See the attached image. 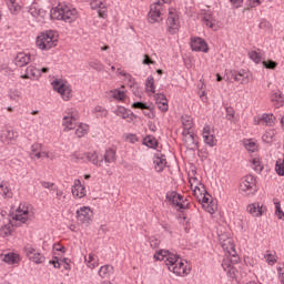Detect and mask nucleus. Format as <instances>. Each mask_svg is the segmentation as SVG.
Returning <instances> with one entry per match:
<instances>
[{
	"label": "nucleus",
	"instance_id": "nucleus-1",
	"mask_svg": "<svg viewBox=\"0 0 284 284\" xmlns=\"http://www.w3.org/2000/svg\"><path fill=\"white\" fill-rule=\"evenodd\" d=\"M153 258L155 261H165L170 272L176 274V276H185L190 274V267L183 263V261H179V255L168 251V250H160L158 251Z\"/></svg>",
	"mask_w": 284,
	"mask_h": 284
},
{
	"label": "nucleus",
	"instance_id": "nucleus-2",
	"mask_svg": "<svg viewBox=\"0 0 284 284\" xmlns=\"http://www.w3.org/2000/svg\"><path fill=\"white\" fill-rule=\"evenodd\" d=\"M79 12L77 9H70L68 6H61L51 9L50 17L51 19H54L57 21H64L65 23H72L73 21H77Z\"/></svg>",
	"mask_w": 284,
	"mask_h": 284
},
{
	"label": "nucleus",
	"instance_id": "nucleus-3",
	"mask_svg": "<svg viewBox=\"0 0 284 284\" xmlns=\"http://www.w3.org/2000/svg\"><path fill=\"white\" fill-rule=\"evenodd\" d=\"M59 43V36L54 31H47L37 37L36 45L39 50H52Z\"/></svg>",
	"mask_w": 284,
	"mask_h": 284
},
{
	"label": "nucleus",
	"instance_id": "nucleus-4",
	"mask_svg": "<svg viewBox=\"0 0 284 284\" xmlns=\"http://www.w3.org/2000/svg\"><path fill=\"white\" fill-rule=\"evenodd\" d=\"M171 2L172 0H156V2H153L150 6V11L148 14L149 23H159V21H162L163 4Z\"/></svg>",
	"mask_w": 284,
	"mask_h": 284
},
{
	"label": "nucleus",
	"instance_id": "nucleus-5",
	"mask_svg": "<svg viewBox=\"0 0 284 284\" xmlns=\"http://www.w3.org/2000/svg\"><path fill=\"white\" fill-rule=\"evenodd\" d=\"M240 192L244 194H254L256 192V179L254 175H246L240 182Z\"/></svg>",
	"mask_w": 284,
	"mask_h": 284
},
{
	"label": "nucleus",
	"instance_id": "nucleus-6",
	"mask_svg": "<svg viewBox=\"0 0 284 284\" xmlns=\"http://www.w3.org/2000/svg\"><path fill=\"white\" fill-rule=\"evenodd\" d=\"M53 90L61 94L63 101H70L72 99V88L62 82V80H55L52 82Z\"/></svg>",
	"mask_w": 284,
	"mask_h": 284
},
{
	"label": "nucleus",
	"instance_id": "nucleus-7",
	"mask_svg": "<svg viewBox=\"0 0 284 284\" xmlns=\"http://www.w3.org/2000/svg\"><path fill=\"white\" fill-rule=\"evenodd\" d=\"M221 245L224 252L229 253V256L231 257V263H239V254H236L234 240H232V237H226V241H223Z\"/></svg>",
	"mask_w": 284,
	"mask_h": 284
},
{
	"label": "nucleus",
	"instance_id": "nucleus-8",
	"mask_svg": "<svg viewBox=\"0 0 284 284\" xmlns=\"http://www.w3.org/2000/svg\"><path fill=\"white\" fill-rule=\"evenodd\" d=\"M182 136L186 150H192L193 152H196V150H199V141L192 132L183 131Z\"/></svg>",
	"mask_w": 284,
	"mask_h": 284
},
{
	"label": "nucleus",
	"instance_id": "nucleus-9",
	"mask_svg": "<svg viewBox=\"0 0 284 284\" xmlns=\"http://www.w3.org/2000/svg\"><path fill=\"white\" fill-rule=\"evenodd\" d=\"M77 219L80 223H90L92 221V210L90 206H82L77 211Z\"/></svg>",
	"mask_w": 284,
	"mask_h": 284
},
{
	"label": "nucleus",
	"instance_id": "nucleus-10",
	"mask_svg": "<svg viewBox=\"0 0 284 284\" xmlns=\"http://www.w3.org/2000/svg\"><path fill=\"white\" fill-rule=\"evenodd\" d=\"M165 199L171 203V205H174V207H185V204H181L183 195L179 194L176 191H169Z\"/></svg>",
	"mask_w": 284,
	"mask_h": 284
},
{
	"label": "nucleus",
	"instance_id": "nucleus-11",
	"mask_svg": "<svg viewBox=\"0 0 284 284\" xmlns=\"http://www.w3.org/2000/svg\"><path fill=\"white\" fill-rule=\"evenodd\" d=\"M191 49L194 52H209L207 42L203 38H193L191 40Z\"/></svg>",
	"mask_w": 284,
	"mask_h": 284
},
{
	"label": "nucleus",
	"instance_id": "nucleus-12",
	"mask_svg": "<svg viewBox=\"0 0 284 284\" xmlns=\"http://www.w3.org/2000/svg\"><path fill=\"white\" fill-rule=\"evenodd\" d=\"M24 251L27 252V256L30 258V261H33V263L39 264L45 261V256L37 252V250L32 246L24 247Z\"/></svg>",
	"mask_w": 284,
	"mask_h": 284
},
{
	"label": "nucleus",
	"instance_id": "nucleus-13",
	"mask_svg": "<svg viewBox=\"0 0 284 284\" xmlns=\"http://www.w3.org/2000/svg\"><path fill=\"white\" fill-rule=\"evenodd\" d=\"M28 207L26 204H20L17 209V214L12 216V221H18L19 223H27L28 222Z\"/></svg>",
	"mask_w": 284,
	"mask_h": 284
},
{
	"label": "nucleus",
	"instance_id": "nucleus-14",
	"mask_svg": "<svg viewBox=\"0 0 284 284\" xmlns=\"http://www.w3.org/2000/svg\"><path fill=\"white\" fill-rule=\"evenodd\" d=\"M62 125L64 128V132H70V130H75V128H77V116L68 113V115L63 116Z\"/></svg>",
	"mask_w": 284,
	"mask_h": 284
},
{
	"label": "nucleus",
	"instance_id": "nucleus-15",
	"mask_svg": "<svg viewBox=\"0 0 284 284\" xmlns=\"http://www.w3.org/2000/svg\"><path fill=\"white\" fill-rule=\"evenodd\" d=\"M71 192L75 199H83L85 196V186L81 184V180H74Z\"/></svg>",
	"mask_w": 284,
	"mask_h": 284
},
{
	"label": "nucleus",
	"instance_id": "nucleus-16",
	"mask_svg": "<svg viewBox=\"0 0 284 284\" xmlns=\"http://www.w3.org/2000/svg\"><path fill=\"white\" fill-rule=\"evenodd\" d=\"M14 61L18 68H26L32 61V55L30 53H18Z\"/></svg>",
	"mask_w": 284,
	"mask_h": 284
},
{
	"label": "nucleus",
	"instance_id": "nucleus-17",
	"mask_svg": "<svg viewBox=\"0 0 284 284\" xmlns=\"http://www.w3.org/2000/svg\"><path fill=\"white\" fill-rule=\"evenodd\" d=\"M84 159L89 160L90 163L97 165L98 168H103V155L97 154V152L84 153Z\"/></svg>",
	"mask_w": 284,
	"mask_h": 284
},
{
	"label": "nucleus",
	"instance_id": "nucleus-18",
	"mask_svg": "<svg viewBox=\"0 0 284 284\" xmlns=\"http://www.w3.org/2000/svg\"><path fill=\"white\" fill-rule=\"evenodd\" d=\"M115 114L116 116H121L122 119H129V123L134 121V119H136V115L134 114V112L128 111V109L123 106H119L115 110Z\"/></svg>",
	"mask_w": 284,
	"mask_h": 284
},
{
	"label": "nucleus",
	"instance_id": "nucleus-19",
	"mask_svg": "<svg viewBox=\"0 0 284 284\" xmlns=\"http://www.w3.org/2000/svg\"><path fill=\"white\" fill-rule=\"evenodd\" d=\"M202 21L207 28H211L212 30L216 28V19L210 11L202 13Z\"/></svg>",
	"mask_w": 284,
	"mask_h": 284
},
{
	"label": "nucleus",
	"instance_id": "nucleus-20",
	"mask_svg": "<svg viewBox=\"0 0 284 284\" xmlns=\"http://www.w3.org/2000/svg\"><path fill=\"white\" fill-rule=\"evenodd\" d=\"M203 139L204 143H206V145H210V148H214V145H216V139L213 134L210 133V126H204Z\"/></svg>",
	"mask_w": 284,
	"mask_h": 284
},
{
	"label": "nucleus",
	"instance_id": "nucleus-21",
	"mask_svg": "<svg viewBox=\"0 0 284 284\" xmlns=\"http://www.w3.org/2000/svg\"><path fill=\"white\" fill-rule=\"evenodd\" d=\"M155 103L158 104L159 110L168 112V98H165V94L158 93L155 95Z\"/></svg>",
	"mask_w": 284,
	"mask_h": 284
},
{
	"label": "nucleus",
	"instance_id": "nucleus-22",
	"mask_svg": "<svg viewBox=\"0 0 284 284\" xmlns=\"http://www.w3.org/2000/svg\"><path fill=\"white\" fill-rule=\"evenodd\" d=\"M275 119L276 118L274 116V114L264 113V114H262V116L258 118L257 124L272 126V125H274Z\"/></svg>",
	"mask_w": 284,
	"mask_h": 284
},
{
	"label": "nucleus",
	"instance_id": "nucleus-23",
	"mask_svg": "<svg viewBox=\"0 0 284 284\" xmlns=\"http://www.w3.org/2000/svg\"><path fill=\"white\" fill-rule=\"evenodd\" d=\"M271 101L274 103L275 108H283L284 98L281 91L273 92L271 94Z\"/></svg>",
	"mask_w": 284,
	"mask_h": 284
},
{
	"label": "nucleus",
	"instance_id": "nucleus-24",
	"mask_svg": "<svg viewBox=\"0 0 284 284\" xmlns=\"http://www.w3.org/2000/svg\"><path fill=\"white\" fill-rule=\"evenodd\" d=\"M104 163H115L116 162V150L108 149L102 156Z\"/></svg>",
	"mask_w": 284,
	"mask_h": 284
},
{
	"label": "nucleus",
	"instance_id": "nucleus-25",
	"mask_svg": "<svg viewBox=\"0 0 284 284\" xmlns=\"http://www.w3.org/2000/svg\"><path fill=\"white\" fill-rule=\"evenodd\" d=\"M176 14L171 10L166 20V26H169L170 32H176Z\"/></svg>",
	"mask_w": 284,
	"mask_h": 284
},
{
	"label": "nucleus",
	"instance_id": "nucleus-26",
	"mask_svg": "<svg viewBox=\"0 0 284 284\" xmlns=\"http://www.w3.org/2000/svg\"><path fill=\"white\" fill-rule=\"evenodd\" d=\"M41 77V71L34 67H28L23 79H39Z\"/></svg>",
	"mask_w": 284,
	"mask_h": 284
},
{
	"label": "nucleus",
	"instance_id": "nucleus-27",
	"mask_svg": "<svg viewBox=\"0 0 284 284\" xmlns=\"http://www.w3.org/2000/svg\"><path fill=\"white\" fill-rule=\"evenodd\" d=\"M247 211L250 212V214H252V216H262L263 215L261 204H258V203L248 204Z\"/></svg>",
	"mask_w": 284,
	"mask_h": 284
},
{
	"label": "nucleus",
	"instance_id": "nucleus-28",
	"mask_svg": "<svg viewBox=\"0 0 284 284\" xmlns=\"http://www.w3.org/2000/svg\"><path fill=\"white\" fill-rule=\"evenodd\" d=\"M153 163L155 165L156 172H161L162 170L165 169V165H168V161L165 160V155H162L161 158H155Z\"/></svg>",
	"mask_w": 284,
	"mask_h": 284
},
{
	"label": "nucleus",
	"instance_id": "nucleus-29",
	"mask_svg": "<svg viewBox=\"0 0 284 284\" xmlns=\"http://www.w3.org/2000/svg\"><path fill=\"white\" fill-rule=\"evenodd\" d=\"M144 145H146V148H151L152 150H156V148H159V141L156 138L148 135L144 138Z\"/></svg>",
	"mask_w": 284,
	"mask_h": 284
},
{
	"label": "nucleus",
	"instance_id": "nucleus-30",
	"mask_svg": "<svg viewBox=\"0 0 284 284\" xmlns=\"http://www.w3.org/2000/svg\"><path fill=\"white\" fill-rule=\"evenodd\" d=\"M19 139V133L14 130H9L6 133V141L9 144H14L17 143V140Z\"/></svg>",
	"mask_w": 284,
	"mask_h": 284
},
{
	"label": "nucleus",
	"instance_id": "nucleus-31",
	"mask_svg": "<svg viewBox=\"0 0 284 284\" xmlns=\"http://www.w3.org/2000/svg\"><path fill=\"white\" fill-rule=\"evenodd\" d=\"M182 125L184 128L183 132H190V130H192V126L194 125V122H192V118L183 115Z\"/></svg>",
	"mask_w": 284,
	"mask_h": 284
},
{
	"label": "nucleus",
	"instance_id": "nucleus-32",
	"mask_svg": "<svg viewBox=\"0 0 284 284\" xmlns=\"http://www.w3.org/2000/svg\"><path fill=\"white\" fill-rule=\"evenodd\" d=\"M112 270H114L112 265L101 266V268L99 270V276H101V278H108Z\"/></svg>",
	"mask_w": 284,
	"mask_h": 284
},
{
	"label": "nucleus",
	"instance_id": "nucleus-33",
	"mask_svg": "<svg viewBox=\"0 0 284 284\" xmlns=\"http://www.w3.org/2000/svg\"><path fill=\"white\" fill-rule=\"evenodd\" d=\"M0 196L12 199V191L3 182L0 184Z\"/></svg>",
	"mask_w": 284,
	"mask_h": 284
},
{
	"label": "nucleus",
	"instance_id": "nucleus-34",
	"mask_svg": "<svg viewBox=\"0 0 284 284\" xmlns=\"http://www.w3.org/2000/svg\"><path fill=\"white\" fill-rule=\"evenodd\" d=\"M17 258H19V255L14 253H8L3 256L2 261L9 265H14V263H17Z\"/></svg>",
	"mask_w": 284,
	"mask_h": 284
},
{
	"label": "nucleus",
	"instance_id": "nucleus-35",
	"mask_svg": "<svg viewBox=\"0 0 284 284\" xmlns=\"http://www.w3.org/2000/svg\"><path fill=\"white\" fill-rule=\"evenodd\" d=\"M222 267H223L224 272H226L229 274V276H231V278H234V276H236V268H234V266H232V264H227V263L223 262Z\"/></svg>",
	"mask_w": 284,
	"mask_h": 284
},
{
	"label": "nucleus",
	"instance_id": "nucleus-36",
	"mask_svg": "<svg viewBox=\"0 0 284 284\" xmlns=\"http://www.w3.org/2000/svg\"><path fill=\"white\" fill-rule=\"evenodd\" d=\"M231 79L235 81H240L241 83H247L245 80V74L243 72L230 71Z\"/></svg>",
	"mask_w": 284,
	"mask_h": 284
},
{
	"label": "nucleus",
	"instance_id": "nucleus-37",
	"mask_svg": "<svg viewBox=\"0 0 284 284\" xmlns=\"http://www.w3.org/2000/svg\"><path fill=\"white\" fill-rule=\"evenodd\" d=\"M275 134L274 130H268L262 135V141H264V143H272Z\"/></svg>",
	"mask_w": 284,
	"mask_h": 284
},
{
	"label": "nucleus",
	"instance_id": "nucleus-38",
	"mask_svg": "<svg viewBox=\"0 0 284 284\" xmlns=\"http://www.w3.org/2000/svg\"><path fill=\"white\" fill-rule=\"evenodd\" d=\"M85 134H88V125L85 124L78 125V128L75 129V135L78 136V139L85 136Z\"/></svg>",
	"mask_w": 284,
	"mask_h": 284
},
{
	"label": "nucleus",
	"instance_id": "nucleus-39",
	"mask_svg": "<svg viewBox=\"0 0 284 284\" xmlns=\"http://www.w3.org/2000/svg\"><path fill=\"white\" fill-rule=\"evenodd\" d=\"M11 235H12V229L10 224H4L3 226H1L0 236H2V239H6V236H11Z\"/></svg>",
	"mask_w": 284,
	"mask_h": 284
},
{
	"label": "nucleus",
	"instance_id": "nucleus-40",
	"mask_svg": "<svg viewBox=\"0 0 284 284\" xmlns=\"http://www.w3.org/2000/svg\"><path fill=\"white\" fill-rule=\"evenodd\" d=\"M146 90L152 92L153 94L156 92V87H154V77L149 75L145 83Z\"/></svg>",
	"mask_w": 284,
	"mask_h": 284
},
{
	"label": "nucleus",
	"instance_id": "nucleus-41",
	"mask_svg": "<svg viewBox=\"0 0 284 284\" xmlns=\"http://www.w3.org/2000/svg\"><path fill=\"white\" fill-rule=\"evenodd\" d=\"M30 14H32V17H34L36 19L39 17H45V11H43L42 9H37L34 7H31L29 9Z\"/></svg>",
	"mask_w": 284,
	"mask_h": 284
},
{
	"label": "nucleus",
	"instance_id": "nucleus-42",
	"mask_svg": "<svg viewBox=\"0 0 284 284\" xmlns=\"http://www.w3.org/2000/svg\"><path fill=\"white\" fill-rule=\"evenodd\" d=\"M111 92L113 94V99H116L118 101H124L125 100V92L124 91L115 89Z\"/></svg>",
	"mask_w": 284,
	"mask_h": 284
},
{
	"label": "nucleus",
	"instance_id": "nucleus-43",
	"mask_svg": "<svg viewBox=\"0 0 284 284\" xmlns=\"http://www.w3.org/2000/svg\"><path fill=\"white\" fill-rule=\"evenodd\" d=\"M262 64L266 68V70H276L278 63L274 60L263 61Z\"/></svg>",
	"mask_w": 284,
	"mask_h": 284
},
{
	"label": "nucleus",
	"instance_id": "nucleus-44",
	"mask_svg": "<svg viewBox=\"0 0 284 284\" xmlns=\"http://www.w3.org/2000/svg\"><path fill=\"white\" fill-rule=\"evenodd\" d=\"M252 165H253V170H255V172H263V164L261 163V160H258L256 158L253 159Z\"/></svg>",
	"mask_w": 284,
	"mask_h": 284
},
{
	"label": "nucleus",
	"instance_id": "nucleus-45",
	"mask_svg": "<svg viewBox=\"0 0 284 284\" xmlns=\"http://www.w3.org/2000/svg\"><path fill=\"white\" fill-rule=\"evenodd\" d=\"M275 214L278 219L284 221V212L281 209V202H275Z\"/></svg>",
	"mask_w": 284,
	"mask_h": 284
},
{
	"label": "nucleus",
	"instance_id": "nucleus-46",
	"mask_svg": "<svg viewBox=\"0 0 284 284\" xmlns=\"http://www.w3.org/2000/svg\"><path fill=\"white\" fill-rule=\"evenodd\" d=\"M248 57L252 59V61H254V63H261V54L258 52L250 51Z\"/></svg>",
	"mask_w": 284,
	"mask_h": 284
},
{
	"label": "nucleus",
	"instance_id": "nucleus-47",
	"mask_svg": "<svg viewBox=\"0 0 284 284\" xmlns=\"http://www.w3.org/2000/svg\"><path fill=\"white\" fill-rule=\"evenodd\" d=\"M132 108H134L135 110H150V106L144 102H134L132 104Z\"/></svg>",
	"mask_w": 284,
	"mask_h": 284
},
{
	"label": "nucleus",
	"instance_id": "nucleus-48",
	"mask_svg": "<svg viewBox=\"0 0 284 284\" xmlns=\"http://www.w3.org/2000/svg\"><path fill=\"white\" fill-rule=\"evenodd\" d=\"M90 68H92L93 70H97L98 72H101V70H103V64H101V62L99 61H92L89 63Z\"/></svg>",
	"mask_w": 284,
	"mask_h": 284
},
{
	"label": "nucleus",
	"instance_id": "nucleus-49",
	"mask_svg": "<svg viewBox=\"0 0 284 284\" xmlns=\"http://www.w3.org/2000/svg\"><path fill=\"white\" fill-rule=\"evenodd\" d=\"M245 149L248 152H256V143L252 142V141H248V142L245 143Z\"/></svg>",
	"mask_w": 284,
	"mask_h": 284
},
{
	"label": "nucleus",
	"instance_id": "nucleus-50",
	"mask_svg": "<svg viewBox=\"0 0 284 284\" xmlns=\"http://www.w3.org/2000/svg\"><path fill=\"white\" fill-rule=\"evenodd\" d=\"M205 186H202V187H199V186H195V189L193 190V194L194 196H203V194H205Z\"/></svg>",
	"mask_w": 284,
	"mask_h": 284
},
{
	"label": "nucleus",
	"instance_id": "nucleus-51",
	"mask_svg": "<svg viewBox=\"0 0 284 284\" xmlns=\"http://www.w3.org/2000/svg\"><path fill=\"white\" fill-rule=\"evenodd\" d=\"M234 114H235L234 108L227 106L226 108V119L229 121H232V119H234Z\"/></svg>",
	"mask_w": 284,
	"mask_h": 284
},
{
	"label": "nucleus",
	"instance_id": "nucleus-52",
	"mask_svg": "<svg viewBox=\"0 0 284 284\" xmlns=\"http://www.w3.org/2000/svg\"><path fill=\"white\" fill-rule=\"evenodd\" d=\"M159 245H161V241L156 237H151L150 239V246L153 248V250H156V247H159Z\"/></svg>",
	"mask_w": 284,
	"mask_h": 284
},
{
	"label": "nucleus",
	"instance_id": "nucleus-53",
	"mask_svg": "<svg viewBox=\"0 0 284 284\" xmlns=\"http://www.w3.org/2000/svg\"><path fill=\"white\" fill-rule=\"evenodd\" d=\"M88 266L91 267V270H94L97 267V261L94 260V255L92 254H89Z\"/></svg>",
	"mask_w": 284,
	"mask_h": 284
},
{
	"label": "nucleus",
	"instance_id": "nucleus-54",
	"mask_svg": "<svg viewBox=\"0 0 284 284\" xmlns=\"http://www.w3.org/2000/svg\"><path fill=\"white\" fill-rule=\"evenodd\" d=\"M99 17H102V19H105L108 17V7H101L98 9Z\"/></svg>",
	"mask_w": 284,
	"mask_h": 284
},
{
	"label": "nucleus",
	"instance_id": "nucleus-55",
	"mask_svg": "<svg viewBox=\"0 0 284 284\" xmlns=\"http://www.w3.org/2000/svg\"><path fill=\"white\" fill-rule=\"evenodd\" d=\"M142 63L144 65H154V61L152 60V58H150V55L144 54V60L142 61Z\"/></svg>",
	"mask_w": 284,
	"mask_h": 284
},
{
	"label": "nucleus",
	"instance_id": "nucleus-56",
	"mask_svg": "<svg viewBox=\"0 0 284 284\" xmlns=\"http://www.w3.org/2000/svg\"><path fill=\"white\" fill-rule=\"evenodd\" d=\"M181 205H185V207H178V210H187L190 207V202H187V199H183L180 201Z\"/></svg>",
	"mask_w": 284,
	"mask_h": 284
},
{
	"label": "nucleus",
	"instance_id": "nucleus-57",
	"mask_svg": "<svg viewBox=\"0 0 284 284\" xmlns=\"http://www.w3.org/2000/svg\"><path fill=\"white\" fill-rule=\"evenodd\" d=\"M40 183H41L42 187H44L45 190H50L51 187H54V183H52V182L42 181Z\"/></svg>",
	"mask_w": 284,
	"mask_h": 284
},
{
	"label": "nucleus",
	"instance_id": "nucleus-58",
	"mask_svg": "<svg viewBox=\"0 0 284 284\" xmlns=\"http://www.w3.org/2000/svg\"><path fill=\"white\" fill-rule=\"evenodd\" d=\"M50 263H52L53 267H55L57 270L61 267V263H59V257H53Z\"/></svg>",
	"mask_w": 284,
	"mask_h": 284
},
{
	"label": "nucleus",
	"instance_id": "nucleus-59",
	"mask_svg": "<svg viewBox=\"0 0 284 284\" xmlns=\"http://www.w3.org/2000/svg\"><path fill=\"white\" fill-rule=\"evenodd\" d=\"M103 7H105V3L102 0L93 2V8H97L98 10Z\"/></svg>",
	"mask_w": 284,
	"mask_h": 284
},
{
	"label": "nucleus",
	"instance_id": "nucleus-60",
	"mask_svg": "<svg viewBox=\"0 0 284 284\" xmlns=\"http://www.w3.org/2000/svg\"><path fill=\"white\" fill-rule=\"evenodd\" d=\"M53 250L57 252H65V246H61V244H54Z\"/></svg>",
	"mask_w": 284,
	"mask_h": 284
},
{
	"label": "nucleus",
	"instance_id": "nucleus-61",
	"mask_svg": "<svg viewBox=\"0 0 284 284\" xmlns=\"http://www.w3.org/2000/svg\"><path fill=\"white\" fill-rule=\"evenodd\" d=\"M248 1L253 8H256V6H261V3H263V0H248Z\"/></svg>",
	"mask_w": 284,
	"mask_h": 284
},
{
	"label": "nucleus",
	"instance_id": "nucleus-62",
	"mask_svg": "<svg viewBox=\"0 0 284 284\" xmlns=\"http://www.w3.org/2000/svg\"><path fill=\"white\" fill-rule=\"evenodd\" d=\"M94 111L102 112L103 116L108 115V111L105 109H103L102 106H95Z\"/></svg>",
	"mask_w": 284,
	"mask_h": 284
},
{
	"label": "nucleus",
	"instance_id": "nucleus-63",
	"mask_svg": "<svg viewBox=\"0 0 284 284\" xmlns=\"http://www.w3.org/2000/svg\"><path fill=\"white\" fill-rule=\"evenodd\" d=\"M41 150V144L36 143L31 146V152H39Z\"/></svg>",
	"mask_w": 284,
	"mask_h": 284
},
{
	"label": "nucleus",
	"instance_id": "nucleus-64",
	"mask_svg": "<svg viewBox=\"0 0 284 284\" xmlns=\"http://www.w3.org/2000/svg\"><path fill=\"white\" fill-rule=\"evenodd\" d=\"M227 239H230V236H227V234L219 235V241H220L221 244L223 243V241H227Z\"/></svg>",
	"mask_w": 284,
	"mask_h": 284
}]
</instances>
